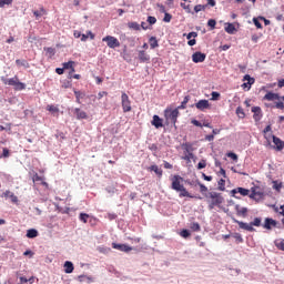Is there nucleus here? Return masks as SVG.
<instances>
[{"label":"nucleus","mask_w":284,"mask_h":284,"mask_svg":"<svg viewBox=\"0 0 284 284\" xmlns=\"http://www.w3.org/2000/svg\"><path fill=\"white\" fill-rule=\"evenodd\" d=\"M207 168V162L205 160H202L197 163V170H203Z\"/></svg>","instance_id":"3c124183"},{"label":"nucleus","mask_w":284,"mask_h":284,"mask_svg":"<svg viewBox=\"0 0 284 284\" xmlns=\"http://www.w3.org/2000/svg\"><path fill=\"white\" fill-rule=\"evenodd\" d=\"M180 6L181 8H183V10H185V12L187 13L192 12V9H190V4H185V2H181Z\"/></svg>","instance_id":"5fc2aeb1"},{"label":"nucleus","mask_w":284,"mask_h":284,"mask_svg":"<svg viewBox=\"0 0 284 284\" xmlns=\"http://www.w3.org/2000/svg\"><path fill=\"white\" fill-rule=\"evenodd\" d=\"M14 0H0V8H6V6H12Z\"/></svg>","instance_id":"a19ab883"},{"label":"nucleus","mask_w":284,"mask_h":284,"mask_svg":"<svg viewBox=\"0 0 284 284\" xmlns=\"http://www.w3.org/2000/svg\"><path fill=\"white\" fill-rule=\"evenodd\" d=\"M14 90H26V83L20 82V81L18 80V82H16Z\"/></svg>","instance_id":"37998d69"},{"label":"nucleus","mask_w":284,"mask_h":284,"mask_svg":"<svg viewBox=\"0 0 284 284\" xmlns=\"http://www.w3.org/2000/svg\"><path fill=\"white\" fill-rule=\"evenodd\" d=\"M39 236V231L37 229H30L27 231V239H37Z\"/></svg>","instance_id":"c85d7f7f"},{"label":"nucleus","mask_w":284,"mask_h":284,"mask_svg":"<svg viewBox=\"0 0 284 284\" xmlns=\"http://www.w3.org/2000/svg\"><path fill=\"white\" fill-rule=\"evenodd\" d=\"M248 196L254 201H263V197L265 196V192H263V189H261V186H253L251 189V194Z\"/></svg>","instance_id":"7ed1b4c3"},{"label":"nucleus","mask_w":284,"mask_h":284,"mask_svg":"<svg viewBox=\"0 0 284 284\" xmlns=\"http://www.w3.org/2000/svg\"><path fill=\"white\" fill-rule=\"evenodd\" d=\"M63 70H71L70 74H72L74 72V61L64 62Z\"/></svg>","instance_id":"c756f323"},{"label":"nucleus","mask_w":284,"mask_h":284,"mask_svg":"<svg viewBox=\"0 0 284 284\" xmlns=\"http://www.w3.org/2000/svg\"><path fill=\"white\" fill-rule=\"evenodd\" d=\"M146 21L148 23H150V26H154V23H156V18L149 16Z\"/></svg>","instance_id":"13d9d810"},{"label":"nucleus","mask_w":284,"mask_h":284,"mask_svg":"<svg viewBox=\"0 0 284 284\" xmlns=\"http://www.w3.org/2000/svg\"><path fill=\"white\" fill-rule=\"evenodd\" d=\"M103 97H108V92L106 91H101V92L98 93L99 101H101V99H103Z\"/></svg>","instance_id":"0e129e2a"},{"label":"nucleus","mask_w":284,"mask_h":284,"mask_svg":"<svg viewBox=\"0 0 284 284\" xmlns=\"http://www.w3.org/2000/svg\"><path fill=\"white\" fill-rule=\"evenodd\" d=\"M251 224L253 225V227H261V217H255Z\"/></svg>","instance_id":"8fccbe9b"},{"label":"nucleus","mask_w":284,"mask_h":284,"mask_svg":"<svg viewBox=\"0 0 284 284\" xmlns=\"http://www.w3.org/2000/svg\"><path fill=\"white\" fill-rule=\"evenodd\" d=\"M280 99H281V95H278V93H274V92H267L263 97L264 101H278Z\"/></svg>","instance_id":"dca6fc26"},{"label":"nucleus","mask_w":284,"mask_h":284,"mask_svg":"<svg viewBox=\"0 0 284 284\" xmlns=\"http://www.w3.org/2000/svg\"><path fill=\"white\" fill-rule=\"evenodd\" d=\"M206 8H207V4H197L194 7V12L205 11Z\"/></svg>","instance_id":"e433bc0d"},{"label":"nucleus","mask_w":284,"mask_h":284,"mask_svg":"<svg viewBox=\"0 0 284 284\" xmlns=\"http://www.w3.org/2000/svg\"><path fill=\"white\" fill-rule=\"evenodd\" d=\"M182 150L184 151V154H189L194 152V148L192 146V143L186 142L181 145Z\"/></svg>","instance_id":"393cba45"},{"label":"nucleus","mask_w":284,"mask_h":284,"mask_svg":"<svg viewBox=\"0 0 284 284\" xmlns=\"http://www.w3.org/2000/svg\"><path fill=\"white\" fill-rule=\"evenodd\" d=\"M178 192H180L179 196L180 199L183 197H187V199H194V195L190 194V192H187V189H185V186H183L182 189H180Z\"/></svg>","instance_id":"b1692460"},{"label":"nucleus","mask_w":284,"mask_h":284,"mask_svg":"<svg viewBox=\"0 0 284 284\" xmlns=\"http://www.w3.org/2000/svg\"><path fill=\"white\" fill-rule=\"evenodd\" d=\"M253 23L257 28V30L263 29V24H261V21H258V18H253Z\"/></svg>","instance_id":"603ef678"},{"label":"nucleus","mask_w":284,"mask_h":284,"mask_svg":"<svg viewBox=\"0 0 284 284\" xmlns=\"http://www.w3.org/2000/svg\"><path fill=\"white\" fill-rule=\"evenodd\" d=\"M89 219H90V215L88 213L80 214V221H82V223H88Z\"/></svg>","instance_id":"a18cd8bd"},{"label":"nucleus","mask_w":284,"mask_h":284,"mask_svg":"<svg viewBox=\"0 0 284 284\" xmlns=\"http://www.w3.org/2000/svg\"><path fill=\"white\" fill-rule=\"evenodd\" d=\"M4 199H11V203H19V197H17V195H14V193H12L11 191H6L3 193Z\"/></svg>","instance_id":"4be33fe9"},{"label":"nucleus","mask_w":284,"mask_h":284,"mask_svg":"<svg viewBox=\"0 0 284 284\" xmlns=\"http://www.w3.org/2000/svg\"><path fill=\"white\" fill-rule=\"evenodd\" d=\"M235 114L239 116V119H245V111L243 110V106H237Z\"/></svg>","instance_id":"72a5a7b5"},{"label":"nucleus","mask_w":284,"mask_h":284,"mask_svg":"<svg viewBox=\"0 0 284 284\" xmlns=\"http://www.w3.org/2000/svg\"><path fill=\"white\" fill-rule=\"evenodd\" d=\"M277 223L274 219L272 217H266L264 221V230H272V227H276Z\"/></svg>","instance_id":"4468645a"},{"label":"nucleus","mask_w":284,"mask_h":284,"mask_svg":"<svg viewBox=\"0 0 284 284\" xmlns=\"http://www.w3.org/2000/svg\"><path fill=\"white\" fill-rule=\"evenodd\" d=\"M187 101H190V98L185 97L184 100L182 101L181 105L178 106V110H185V105H187Z\"/></svg>","instance_id":"c03bdc74"},{"label":"nucleus","mask_w":284,"mask_h":284,"mask_svg":"<svg viewBox=\"0 0 284 284\" xmlns=\"http://www.w3.org/2000/svg\"><path fill=\"white\" fill-rule=\"evenodd\" d=\"M138 59L140 63H150V54L145 50L138 51Z\"/></svg>","instance_id":"9b49d317"},{"label":"nucleus","mask_w":284,"mask_h":284,"mask_svg":"<svg viewBox=\"0 0 284 284\" xmlns=\"http://www.w3.org/2000/svg\"><path fill=\"white\" fill-rule=\"evenodd\" d=\"M10 156V150L8 148L2 149L1 159H8Z\"/></svg>","instance_id":"de8ad7c7"},{"label":"nucleus","mask_w":284,"mask_h":284,"mask_svg":"<svg viewBox=\"0 0 284 284\" xmlns=\"http://www.w3.org/2000/svg\"><path fill=\"white\" fill-rule=\"evenodd\" d=\"M235 212L237 214V216H247V207H243L239 204L235 205Z\"/></svg>","instance_id":"aec40b11"},{"label":"nucleus","mask_w":284,"mask_h":284,"mask_svg":"<svg viewBox=\"0 0 284 284\" xmlns=\"http://www.w3.org/2000/svg\"><path fill=\"white\" fill-rule=\"evenodd\" d=\"M45 14H48V11L43 7H41L40 10L33 11L36 19H41V17H45Z\"/></svg>","instance_id":"a878e982"},{"label":"nucleus","mask_w":284,"mask_h":284,"mask_svg":"<svg viewBox=\"0 0 284 284\" xmlns=\"http://www.w3.org/2000/svg\"><path fill=\"white\" fill-rule=\"evenodd\" d=\"M234 223H237V225L241 230H246V232H255V229L252 225V222L251 223H245V222H241L239 220H234Z\"/></svg>","instance_id":"9d476101"},{"label":"nucleus","mask_w":284,"mask_h":284,"mask_svg":"<svg viewBox=\"0 0 284 284\" xmlns=\"http://www.w3.org/2000/svg\"><path fill=\"white\" fill-rule=\"evenodd\" d=\"M85 278H87L88 281H92V277H88V276H85V275H79V276H78V281H79L80 283H83V281H85Z\"/></svg>","instance_id":"680f3d73"},{"label":"nucleus","mask_w":284,"mask_h":284,"mask_svg":"<svg viewBox=\"0 0 284 284\" xmlns=\"http://www.w3.org/2000/svg\"><path fill=\"white\" fill-rule=\"evenodd\" d=\"M184 161H192V159H194V153H185V155L183 156Z\"/></svg>","instance_id":"4d7b16f0"},{"label":"nucleus","mask_w":284,"mask_h":284,"mask_svg":"<svg viewBox=\"0 0 284 284\" xmlns=\"http://www.w3.org/2000/svg\"><path fill=\"white\" fill-rule=\"evenodd\" d=\"M207 26H209V28H212V29L216 28V20L210 19L207 21Z\"/></svg>","instance_id":"bf43d9fd"},{"label":"nucleus","mask_w":284,"mask_h":284,"mask_svg":"<svg viewBox=\"0 0 284 284\" xmlns=\"http://www.w3.org/2000/svg\"><path fill=\"white\" fill-rule=\"evenodd\" d=\"M172 183H171V189L174 190L175 192H179V190H181L183 186V179L181 178V175H174L171 179Z\"/></svg>","instance_id":"423d86ee"},{"label":"nucleus","mask_w":284,"mask_h":284,"mask_svg":"<svg viewBox=\"0 0 284 284\" xmlns=\"http://www.w3.org/2000/svg\"><path fill=\"white\" fill-rule=\"evenodd\" d=\"M112 247H113V250H119V252H125L126 254L129 252H132V246H130L128 244H116L113 242Z\"/></svg>","instance_id":"f8f14e48"},{"label":"nucleus","mask_w":284,"mask_h":284,"mask_svg":"<svg viewBox=\"0 0 284 284\" xmlns=\"http://www.w3.org/2000/svg\"><path fill=\"white\" fill-rule=\"evenodd\" d=\"M102 41L112 50H114V48H121V42H119V39L114 38L113 36H106L102 39Z\"/></svg>","instance_id":"39448f33"},{"label":"nucleus","mask_w":284,"mask_h":284,"mask_svg":"<svg viewBox=\"0 0 284 284\" xmlns=\"http://www.w3.org/2000/svg\"><path fill=\"white\" fill-rule=\"evenodd\" d=\"M234 239L237 240L239 243H243V236L240 233H236Z\"/></svg>","instance_id":"69168bd1"},{"label":"nucleus","mask_w":284,"mask_h":284,"mask_svg":"<svg viewBox=\"0 0 284 284\" xmlns=\"http://www.w3.org/2000/svg\"><path fill=\"white\" fill-rule=\"evenodd\" d=\"M205 199L209 204V210H214L215 207H221V205H223V202L225 201L223 199V194L217 193V192L206 193Z\"/></svg>","instance_id":"f257e3e1"},{"label":"nucleus","mask_w":284,"mask_h":284,"mask_svg":"<svg viewBox=\"0 0 284 284\" xmlns=\"http://www.w3.org/2000/svg\"><path fill=\"white\" fill-rule=\"evenodd\" d=\"M1 81L4 85H12L14 88L17 85V82L19 81V77L14 75L10 79L1 78Z\"/></svg>","instance_id":"2eb2a0df"},{"label":"nucleus","mask_w":284,"mask_h":284,"mask_svg":"<svg viewBox=\"0 0 284 284\" xmlns=\"http://www.w3.org/2000/svg\"><path fill=\"white\" fill-rule=\"evenodd\" d=\"M190 229L193 232H201V224H199V222H193V223H191Z\"/></svg>","instance_id":"c9c22d12"},{"label":"nucleus","mask_w":284,"mask_h":284,"mask_svg":"<svg viewBox=\"0 0 284 284\" xmlns=\"http://www.w3.org/2000/svg\"><path fill=\"white\" fill-rule=\"evenodd\" d=\"M195 108L203 112V110L210 109V101L207 100H200L197 103H195Z\"/></svg>","instance_id":"ddd939ff"},{"label":"nucleus","mask_w":284,"mask_h":284,"mask_svg":"<svg viewBox=\"0 0 284 284\" xmlns=\"http://www.w3.org/2000/svg\"><path fill=\"white\" fill-rule=\"evenodd\" d=\"M180 236H182V239H190L191 233L187 231V229H184L180 232Z\"/></svg>","instance_id":"ea45409f"},{"label":"nucleus","mask_w":284,"mask_h":284,"mask_svg":"<svg viewBox=\"0 0 284 284\" xmlns=\"http://www.w3.org/2000/svg\"><path fill=\"white\" fill-rule=\"evenodd\" d=\"M65 274H72L74 272V264L70 261L64 262Z\"/></svg>","instance_id":"5701e85b"},{"label":"nucleus","mask_w":284,"mask_h":284,"mask_svg":"<svg viewBox=\"0 0 284 284\" xmlns=\"http://www.w3.org/2000/svg\"><path fill=\"white\" fill-rule=\"evenodd\" d=\"M121 105H122L123 112H132V101L130 100V97L125 92H122L121 94Z\"/></svg>","instance_id":"f03ea898"},{"label":"nucleus","mask_w":284,"mask_h":284,"mask_svg":"<svg viewBox=\"0 0 284 284\" xmlns=\"http://www.w3.org/2000/svg\"><path fill=\"white\" fill-rule=\"evenodd\" d=\"M150 48L151 50H154L155 48H159V40H156V37H151L149 39Z\"/></svg>","instance_id":"7c9ffc66"},{"label":"nucleus","mask_w":284,"mask_h":284,"mask_svg":"<svg viewBox=\"0 0 284 284\" xmlns=\"http://www.w3.org/2000/svg\"><path fill=\"white\" fill-rule=\"evenodd\" d=\"M207 59V55L201 51H196L192 54L193 63H203Z\"/></svg>","instance_id":"6e6552de"},{"label":"nucleus","mask_w":284,"mask_h":284,"mask_svg":"<svg viewBox=\"0 0 284 284\" xmlns=\"http://www.w3.org/2000/svg\"><path fill=\"white\" fill-rule=\"evenodd\" d=\"M148 170L149 172H154L159 179L163 176V170L156 164L149 166Z\"/></svg>","instance_id":"a211bd4d"},{"label":"nucleus","mask_w":284,"mask_h":284,"mask_svg":"<svg viewBox=\"0 0 284 284\" xmlns=\"http://www.w3.org/2000/svg\"><path fill=\"white\" fill-rule=\"evenodd\" d=\"M16 65H18V67H22V68H30V63H28V61H26V60H16Z\"/></svg>","instance_id":"f704fd0d"},{"label":"nucleus","mask_w":284,"mask_h":284,"mask_svg":"<svg viewBox=\"0 0 284 284\" xmlns=\"http://www.w3.org/2000/svg\"><path fill=\"white\" fill-rule=\"evenodd\" d=\"M179 109H174V110H169L166 109L164 111V116L166 119V121H171V123H173V125H176V120L179 119Z\"/></svg>","instance_id":"20e7f679"},{"label":"nucleus","mask_w":284,"mask_h":284,"mask_svg":"<svg viewBox=\"0 0 284 284\" xmlns=\"http://www.w3.org/2000/svg\"><path fill=\"white\" fill-rule=\"evenodd\" d=\"M163 21H164V23H170V21H172V14L165 12Z\"/></svg>","instance_id":"864d4df0"},{"label":"nucleus","mask_w":284,"mask_h":284,"mask_svg":"<svg viewBox=\"0 0 284 284\" xmlns=\"http://www.w3.org/2000/svg\"><path fill=\"white\" fill-rule=\"evenodd\" d=\"M226 156L229 159H232L233 161H239V155H236V153H234V152L227 153Z\"/></svg>","instance_id":"6e6d98bb"},{"label":"nucleus","mask_w":284,"mask_h":284,"mask_svg":"<svg viewBox=\"0 0 284 284\" xmlns=\"http://www.w3.org/2000/svg\"><path fill=\"white\" fill-rule=\"evenodd\" d=\"M94 33L92 31H87V34L85 33H82L81 34V41L85 42L88 41V39H91V41H94Z\"/></svg>","instance_id":"bb28decb"},{"label":"nucleus","mask_w":284,"mask_h":284,"mask_svg":"<svg viewBox=\"0 0 284 284\" xmlns=\"http://www.w3.org/2000/svg\"><path fill=\"white\" fill-rule=\"evenodd\" d=\"M47 110H48L49 112H52V114H57V112H59V108L55 106V105H52V104L48 105V106H47Z\"/></svg>","instance_id":"58836bf2"},{"label":"nucleus","mask_w":284,"mask_h":284,"mask_svg":"<svg viewBox=\"0 0 284 284\" xmlns=\"http://www.w3.org/2000/svg\"><path fill=\"white\" fill-rule=\"evenodd\" d=\"M243 81H247L242 84L243 90H246V91L252 90V85H254V83L256 82V80L250 77V74H245L243 78Z\"/></svg>","instance_id":"0eeeda50"},{"label":"nucleus","mask_w":284,"mask_h":284,"mask_svg":"<svg viewBox=\"0 0 284 284\" xmlns=\"http://www.w3.org/2000/svg\"><path fill=\"white\" fill-rule=\"evenodd\" d=\"M275 108H276L277 110H284V103H283V102H276V103H275Z\"/></svg>","instance_id":"338daca9"},{"label":"nucleus","mask_w":284,"mask_h":284,"mask_svg":"<svg viewBox=\"0 0 284 284\" xmlns=\"http://www.w3.org/2000/svg\"><path fill=\"white\" fill-rule=\"evenodd\" d=\"M225 32H227V34H234V32H236V27H234L232 23H227L225 27Z\"/></svg>","instance_id":"473e14b6"},{"label":"nucleus","mask_w":284,"mask_h":284,"mask_svg":"<svg viewBox=\"0 0 284 284\" xmlns=\"http://www.w3.org/2000/svg\"><path fill=\"white\" fill-rule=\"evenodd\" d=\"M199 186L201 194H205V192H207V186H205V184L199 183Z\"/></svg>","instance_id":"052dcab7"},{"label":"nucleus","mask_w":284,"mask_h":284,"mask_svg":"<svg viewBox=\"0 0 284 284\" xmlns=\"http://www.w3.org/2000/svg\"><path fill=\"white\" fill-rule=\"evenodd\" d=\"M192 37H193V39H196V37H199V33H196V32H190L187 36H186V39H189V40H191L192 39Z\"/></svg>","instance_id":"e2e57ef3"},{"label":"nucleus","mask_w":284,"mask_h":284,"mask_svg":"<svg viewBox=\"0 0 284 284\" xmlns=\"http://www.w3.org/2000/svg\"><path fill=\"white\" fill-rule=\"evenodd\" d=\"M74 114H75L77 119H79V120L88 119V113H85V111H81V109H79V108L74 109Z\"/></svg>","instance_id":"cd10ccee"},{"label":"nucleus","mask_w":284,"mask_h":284,"mask_svg":"<svg viewBox=\"0 0 284 284\" xmlns=\"http://www.w3.org/2000/svg\"><path fill=\"white\" fill-rule=\"evenodd\" d=\"M81 31H79V30H75V31H73V37L75 38V39H81Z\"/></svg>","instance_id":"774afa93"},{"label":"nucleus","mask_w":284,"mask_h":284,"mask_svg":"<svg viewBox=\"0 0 284 284\" xmlns=\"http://www.w3.org/2000/svg\"><path fill=\"white\" fill-rule=\"evenodd\" d=\"M251 112H253V119L256 123L263 119V110H261V106H253Z\"/></svg>","instance_id":"1a4fd4ad"},{"label":"nucleus","mask_w":284,"mask_h":284,"mask_svg":"<svg viewBox=\"0 0 284 284\" xmlns=\"http://www.w3.org/2000/svg\"><path fill=\"white\" fill-rule=\"evenodd\" d=\"M275 245L277 250H282V252H284V240L276 241Z\"/></svg>","instance_id":"09e8293b"},{"label":"nucleus","mask_w":284,"mask_h":284,"mask_svg":"<svg viewBox=\"0 0 284 284\" xmlns=\"http://www.w3.org/2000/svg\"><path fill=\"white\" fill-rule=\"evenodd\" d=\"M232 194H241V196H250V190L244 187H236L232 190Z\"/></svg>","instance_id":"6ab92c4d"},{"label":"nucleus","mask_w":284,"mask_h":284,"mask_svg":"<svg viewBox=\"0 0 284 284\" xmlns=\"http://www.w3.org/2000/svg\"><path fill=\"white\" fill-rule=\"evenodd\" d=\"M44 52H47V54H49V57H54V48L52 47H48V48H44Z\"/></svg>","instance_id":"49530a36"},{"label":"nucleus","mask_w":284,"mask_h":284,"mask_svg":"<svg viewBox=\"0 0 284 284\" xmlns=\"http://www.w3.org/2000/svg\"><path fill=\"white\" fill-rule=\"evenodd\" d=\"M273 143H274L275 149L277 150V152H281V150L284 149V142H283V140H281V139L277 138L276 135H273Z\"/></svg>","instance_id":"f3484780"},{"label":"nucleus","mask_w":284,"mask_h":284,"mask_svg":"<svg viewBox=\"0 0 284 284\" xmlns=\"http://www.w3.org/2000/svg\"><path fill=\"white\" fill-rule=\"evenodd\" d=\"M75 101L77 103H81V99H85V93L81 91L74 90Z\"/></svg>","instance_id":"2f4dec72"},{"label":"nucleus","mask_w":284,"mask_h":284,"mask_svg":"<svg viewBox=\"0 0 284 284\" xmlns=\"http://www.w3.org/2000/svg\"><path fill=\"white\" fill-rule=\"evenodd\" d=\"M219 99H221V93L213 91L211 93V101H219Z\"/></svg>","instance_id":"79ce46f5"},{"label":"nucleus","mask_w":284,"mask_h":284,"mask_svg":"<svg viewBox=\"0 0 284 284\" xmlns=\"http://www.w3.org/2000/svg\"><path fill=\"white\" fill-rule=\"evenodd\" d=\"M217 185H219L220 192H225V180H224V179H221V180L217 182Z\"/></svg>","instance_id":"4c0bfd02"},{"label":"nucleus","mask_w":284,"mask_h":284,"mask_svg":"<svg viewBox=\"0 0 284 284\" xmlns=\"http://www.w3.org/2000/svg\"><path fill=\"white\" fill-rule=\"evenodd\" d=\"M151 124L159 130V128H163V120L159 115H153Z\"/></svg>","instance_id":"412c9836"}]
</instances>
